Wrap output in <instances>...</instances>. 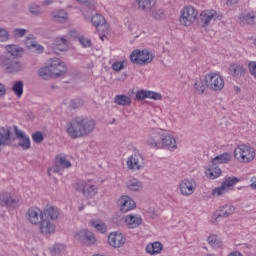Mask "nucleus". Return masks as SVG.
<instances>
[{
	"instance_id": "obj_1",
	"label": "nucleus",
	"mask_w": 256,
	"mask_h": 256,
	"mask_svg": "<svg viewBox=\"0 0 256 256\" xmlns=\"http://www.w3.org/2000/svg\"><path fill=\"white\" fill-rule=\"evenodd\" d=\"M146 145L151 149H168L175 151L177 149V139L167 130L158 129L153 131L146 140Z\"/></svg>"
},
{
	"instance_id": "obj_2",
	"label": "nucleus",
	"mask_w": 256,
	"mask_h": 256,
	"mask_svg": "<svg viewBox=\"0 0 256 256\" xmlns=\"http://www.w3.org/2000/svg\"><path fill=\"white\" fill-rule=\"evenodd\" d=\"M66 131L72 139L87 137L95 131V120L89 118L72 119L66 128Z\"/></svg>"
},
{
	"instance_id": "obj_3",
	"label": "nucleus",
	"mask_w": 256,
	"mask_h": 256,
	"mask_svg": "<svg viewBox=\"0 0 256 256\" xmlns=\"http://www.w3.org/2000/svg\"><path fill=\"white\" fill-rule=\"evenodd\" d=\"M38 75L46 81L51 77H62V75H65V64L58 58L50 59L46 67L38 70Z\"/></svg>"
},
{
	"instance_id": "obj_4",
	"label": "nucleus",
	"mask_w": 256,
	"mask_h": 256,
	"mask_svg": "<svg viewBox=\"0 0 256 256\" xmlns=\"http://www.w3.org/2000/svg\"><path fill=\"white\" fill-rule=\"evenodd\" d=\"M73 187L75 191L82 193L86 199H93L99 193V188H97V184L92 179L77 180Z\"/></svg>"
},
{
	"instance_id": "obj_5",
	"label": "nucleus",
	"mask_w": 256,
	"mask_h": 256,
	"mask_svg": "<svg viewBox=\"0 0 256 256\" xmlns=\"http://www.w3.org/2000/svg\"><path fill=\"white\" fill-rule=\"evenodd\" d=\"M255 148L251 145L241 144L234 149V159L238 163H252L255 161Z\"/></svg>"
},
{
	"instance_id": "obj_6",
	"label": "nucleus",
	"mask_w": 256,
	"mask_h": 256,
	"mask_svg": "<svg viewBox=\"0 0 256 256\" xmlns=\"http://www.w3.org/2000/svg\"><path fill=\"white\" fill-rule=\"evenodd\" d=\"M199 11L195 6L187 5L180 10L179 23L182 27H191L197 21Z\"/></svg>"
},
{
	"instance_id": "obj_7",
	"label": "nucleus",
	"mask_w": 256,
	"mask_h": 256,
	"mask_svg": "<svg viewBox=\"0 0 256 256\" xmlns=\"http://www.w3.org/2000/svg\"><path fill=\"white\" fill-rule=\"evenodd\" d=\"M205 85L210 91L214 93H220L222 89H225V79L223 76L216 72H210L204 77Z\"/></svg>"
},
{
	"instance_id": "obj_8",
	"label": "nucleus",
	"mask_w": 256,
	"mask_h": 256,
	"mask_svg": "<svg viewBox=\"0 0 256 256\" xmlns=\"http://www.w3.org/2000/svg\"><path fill=\"white\" fill-rule=\"evenodd\" d=\"M154 59L153 53L147 49H136L130 54V61L136 65L144 66L152 63Z\"/></svg>"
},
{
	"instance_id": "obj_9",
	"label": "nucleus",
	"mask_w": 256,
	"mask_h": 256,
	"mask_svg": "<svg viewBox=\"0 0 256 256\" xmlns=\"http://www.w3.org/2000/svg\"><path fill=\"white\" fill-rule=\"evenodd\" d=\"M239 183V178L237 177H227L221 183L219 187H216L212 190L213 197H221V195H225V193H229L231 188Z\"/></svg>"
},
{
	"instance_id": "obj_10",
	"label": "nucleus",
	"mask_w": 256,
	"mask_h": 256,
	"mask_svg": "<svg viewBox=\"0 0 256 256\" xmlns=\"http://www.w3.org/2000/svg\"><path fill=\"white\" fill-rule=\"evenodd\" d=\"M223 15L215 10H204L200 13V23L202 27H209L211 21H221Z\"/></svg>"
},
{
	"instance_id": "obj_11",
	"label": "nucleus",
	"mask_w": 256,
	"mask_h": 256,
	"mask_svg": "<svg viewBox=\"0 0 256 256\" xmlns=\"http://www.w3.org/2000/svg\"><path fill=\"white\" fill-rule=\"evenodd\" d=\"M126 165L129 171H141V169L145 167V160L143 159V155L139 153L132 154L130 157H128Z\"/></svg>"
},
{
	"instance_id": "obj_12",
	"label": "nucleus",
	"mask_w": 256,
	"mask_h": 256,
	"mask_svg": "<svg viewBox=\"0 0 256 256\" xmlns=\"http://www.w3.org/2000/svg\"><path fill=\"white\" fill-rule=\"evenodd\" d=\"M178 189L184 197H189L195 193V189H197V182L193 178L183 179L179 185Z\"/></svg>"
},
{
	"instance_id": "obj_13",
	"label": "nucleus",
	"mask_w": 256,
	"mask_h": 256,
	"mask_svg": "<svg viewBox=\"0 0 256 256\" xmlns=\"http://www.w3.org/2000/svg\"><path fill=\"white\" fill-rule=\"evenodd\" d=\"M0 61L2 65L6 67L8 73H18V71L23 69L21 62L17 61L15 58H9V56H1Z\"/></svg>"
},
{
	"instance_id": "obj_14",
	"label": "nucleus",
	"mask_w": 256,
	"mask_h": 256,
	"mask_svg": "<svg viewBox=\"0 0 256 256\" xmlns=\"http://www.w3.org/2000/svg\"><path fill=\"white\" fill-rule=\"evenodd\" d=\"M26 219L32 225H39L43 221V211L37 207H31L26 213Z\"/></svg>"
},
{
	"instance_id": "obj_15",
	"label": "nucleus",
	"mask_w": 256,
	"mask_h": 256,
	"mask_svg": "<svg viewBox=\"0 0 256 256\" xmlns=\"http://www.w3.org/2000/svg\"><path fill=\"white\" fill-rule=\"evenodd\" d=\"M75 237L76 239H78V241H81L86 245H95V243H97V238L95 237V234L89 230H80L76 233Z\"/></svg>"
},
{
	"instance_id": "obj_16",
	"label": "nucleus",
	"mask_w": 256,
	"mask_h": 256,
	"mask_svg": "<svg viewBox=\"0 0 256 256\" xmlns=\"http://www.w3.org/2000/svg\"><path fill=\"white\" fill-rule=\"evenodd\" d=\"M118 203L120 206L121 213H129V211H133V209L137 207L135 200L127 195L120 197Z\"/></svg>"
},
{
	"instance_id": "obj_17",
	"label": "nucleus",
	"mask_w": 256,
	"mask_h": 256,
	"mask_svg": "<svg viewBox=\"0 0 256 256\" xmlns=\"http://www.w3.org/2000/svg\"><path fill=\"white\" fill-rule=\"evenodd\" d=\"M125 235L120 232H112L108 236V243L111 247H114L115 249H119V247H123L125 245Z\"/></svg>"
},
{
	"instance_id": "obj_18",
	"label": "nucleus",
	"mask_w": 256,
	"mask_h": 256,
	"mask_svg": "<svg viewBox=\"0 0 256 256\" xmlns=\"http://www.w3.org/2000/svg\"><path fill=\"white\" fill-rule=\"evenodd\" d=\"M137 101H143L145 99H152L153 101H161L163 96L159 92H153L149 90H140L136 92Z\"/></svg>"
},
{
	"instance_id": "obj_19",
	"label": "nucleus",
	"mask_w": 256,
	"mask_h": 256,
	"mask_svg": "<svg viewBox=\"0 0 256 256\" xmlns=\"http://www.w3.org/2000/svg\"><path fill=\"white\" fill-rule=\"evenodd\" d=\"M238 21L240 25H250L255 26L256 25V11L251 10L249 12H243L239 15Z\"/></svg>"
},
{
	"instance_id": "obj_20",
	"label": "nucleus",
	"mask_w": 256,
	"mask_h": 256,
	"mask_svg": "<svg viewBox=\"0 0 256 256\" xmlns=\"http://www.w3.org/2000/svg\"><path fill=\"white\" fill-rule=\"evenodd\" d=\"M124 223L128 229H137L143 223V218L139 214H128L124 218Z\"/></svg>"
},
{
	"instance_id": "obj_21",
	"label": "nucleus",
	"mask_w": 256,
	"mask_h": 256,
	"mask_svg": "<svg viewBox=\"0 0 256 256\" xmlns=\"http://www.w3.org/2000/svg\"><path fill=\"white\" fill-rule=\"evenodd\" d=\"M17 203L19 200L13 197L9 192H1L0 193V205L1 207H17Z\"/></svg>"
},
{
	"instance_id": "obj_22",
	"label": "nucleus",
	"mask_w": 256,
	"mask_h": 256,
	"mask_svg": "<svg viewBox=\"0 0 256 256\" xmlns=\"http://www.w3.org/2000/svg\"><path fill=\"white\" fill-rule=\"evenodd\" d=\"M65 169V155L60 154L55 157L54 166L48 169V175L51 177V173H60Z\"/></svg>"
},
{
	"instance_id": "obj_23",
	"label": "nucleus",
	"mask_w": 256,
	"mask_h": 256,
	"mask_svg": "<svg viewBox=\"0 0 256 256\" xmlns=\"http://www.w3.org/2000/svg\"><path fill=\"white\" fill-rule=\"evenodd\" d=\"M14 129L15 135L17 139H19V147H22L24 150L31 149V140L29 139V136L25 135L21 130L17 128V126H15Z\"/></svg>"
},
{
	"instance_id": "obj_24",
	"label": "nucleus",
	"mask_w": 256,
	"mask_h": 256,
	"mask_svg": "<svg viewBox=\"0 0 256 256\" xmlns=\"http://www.w3.org/2000/svg\"><path fill=\"white\" fill-rule=\"evenodd\" d=\"M229 74L232 75V77H236V79H239V77H243L245 75V67L243 64L239 63H233L228 68Z\"/></svg>"
},
{
	"instance_id": "obj_25",
	"label": "nucleus",
	"mask_w": 256,
	"mask_h": 256,
	"mask_svg": "<svg viewBox=\"0 0 256 256\" xmlns=\"http://www.w3.org/2000/svg\"><path fill=\"white\" fill-rule=\"evenodd\" d=\"M11 145V129L2 128L0 129V151L1 147H7Z\"/></svg>"
},
{
	"instance_id": "obj_26",
	"label": "nucleus",
	"mask_w": 256,
	"mask_h": 256,
	"mask_svg": "<svg viewBox=\"0 0 256 256\" xmlns=\"http://www.w3.org/2000/svg\"><path fill=\"white\" fill-rule=\"evenodd\" d=\"M7 53L2 55V57H9V59H15V57H19L21 53H23V48L17 45H8L6 46Z\"/></svg>"
},
{
	"instance_id": "obj_27",
	"label": "nucleus",
	"mask_w": 256,
	"mask_h": 256,
	"mask_svg": "<svg viewBox=\"0 0 256 256\" xmlns=\"http://www.w3.org/2000/svg\"><path fill=\"white\" fill-rule=\"evenodd\" d=\"M233 213H235V206L226 204L219 207V209L216 211V219H218V217H231Z\"/></svg>"
},
{
	"instance_id": "obj_28",
	"label": "nucleus",
	"mask_w": 256,
	"mask_h": 256,
	"mask_svg": "<svg viewBox=\"0 0 256 256\" xmlns=\"http://www.w3.org/2000/svg\"><path fill=\"white\" fill-rule=\"evenodd\" d=\"M162 251L163 244L159 241L149 243L146 246V253H148V255H160Z\"/></svg>"
},
{
	"instance_id": "obj_29",
	"label": "nucleus",
	"mask_w": 256,
	"mask_h": 256,
	"mask_svg": "<svg viewBox=\"0 0 256 256\" xmlns=\"http://www.w3.org/2000/svg\"><path fill=\"white\" fill-rule=\"evenodd\" d=\"M114 103L120 107H129L132 103L131 97L125 94H118L114 97Z\"/></svg>"
},
{
	"instance_id": "obj_30",
	"label": "nucleus",
	"mask_w": 256,
	"mask_h": 256,
	"mask_svg": "<svg viewBox=\"0 0 256 256\" xmlns=\"http://www.w3.org/2000/svg\"><path fill=\"white\" fill-rule=\"evenodd\" d=\"M39 230L43 235H51L55 231V225L51 224L49 220L42 219Z\"/></svg>"
},
{
	"instance_id": "obj_31",
	"label": "nucleus",
	"mask_w": 256,
	"mask_h": 256,
	"mask_svg": "<svg viewBox=\"0 0 256 256\" xmlns=\"http://www.w3.org/2000/svg\"><path fill=\"white\" fill-rule=\"evenodd\" d=\"M136 4L140 11H149L157 5V0H136Z\"/></svg>"
},
{
	"instance_id": "obj_32",
	"label": "nucleus",
	"mask_w": 256,
	"mask_h": 256,
	"mask_svg": "<svg viewBox=\"0 0 256 256\" xmlns=\"http://www.w3.org/2000/svg\"><path fill=\"white\" fill-rule=\"evenodd\" d=\"M233 159V156L229 152H224L212 159V165H221L225 163H229Z\"/></svg>"
},
{
	"instance_id": "obj_33",
	"label": "nucleus",
	"mask_w": 256,
	"mask_h": 256,
	"mask_svg": "<svg viewBox=\"0 0 256 256\" xmlns=\"http://www.w3.org/2000/svg\"><path fill=\"white\" fill-rule=\"evenodd\" d=\"M52 49L57 55L63 53L65 51V37L56 38L52 43Z\"/></svg>"
},
{
	"instance_id": "obj_34",
	"label": "nucleus",
	"mask_w": 256,
	"mask_h": 256,
	"mask_svg": "<svg viewBox=\"0 0 256 256\" xmlns=\"http://www.w3.org/2000/svg\"><path fill=\"white\" fill-rule=\"evenodd\" d=\"M205 175L208 179H217V177L221 176V168L217 167V165H211L205 171Z\"/></svg>"
},
{
	"instance_id": "obj_35",
	"label": "nucleus",
	"mask_w": 256,
	"mask_h": 256,
	"mask_svg": "<svg viewBox=\"0 0 256 256\" xmlns=\"http://www.w3.org/2000/svg\"><path fill=\"white\" fill-rule=\"evenodd\" d=\"M42 213L46 219H51V221H55L59 217V209L53 206L44 209Z\"/></svg>"
},
{
	"instance_id": "obj_36",
	"label": "nucleus",
	"mask_w": 256,
	"mask_h": 256,
	"mask_svg": "<svg viewBox=\"0 0 256 256\" xmlns=\"http://www.w3.org/2000/svg\"><path fill=\"white\" fill-rule=\"evenodd\" d=\"M90 227H94L98 233H107V225L101 220H92L89 222Z\"/></svg>"
},
{
	"instance_id": "obj_37",
	"label": "nucleus",
	"mask_w": 256,
	"mask_h": 256,
	"mask_svg": "<svg viewBox=\"0 0 256 256\" xmlns=\"http://www.w3.org/2000/svg\"><path fill=\"white\" fill-rule=\"evenodd\" d=\"M52 19L56 23H64L65 22V10H56L51 12Z\"/></svg>"
},
{
	"instance_id": "obj_38",
	"label": "nucleus",
	"mask_w": 256,
	"mask_h": 256,
	"mask_svg": "<svg viewBox=\"0 0 256 256\" xmlns=\"http://www.w3.org/2000/svg\"><path fill=\"white\" fill-rule=\"evenodd\" d=\"M127 187L130 191H141L143 189V184L137 179H132L127 182Z\"/></svg>"
},
{
	"instance_id": "obj_39",
	"label": "nucleus",
	"mask_w": 256,
	"mask_h": 256,
	"mask_svg": "<svg viewBox=\"0 0 256 256\" xmlns=\"http://www.w3.org/2000/svg\"><path fill=\"white\" fill-rule=\"evenodd\" d=\"M194 89L196 93H198L199 95H203V93H205L207 89V84H205V80H196V82L194 83Z\"/></svg>"
},
{
	"instance_id": "obj_40",
	"label": "nucleus",
	"mask_w": 256,
	"mask_h": 256,
	"mask_svg": "<svg viewBox=\"0 0 256 256\" xmlns=\"http://www.w3.org/2000/svg\"><path fill=\"white\" fill-rule=\"evenodd\" d=\"M92 23L93 25L97 27H103V25H105L106 20L105 17L101 14H96L92 17Z\"/></svg>"
},
{
	"instance_id": "obj_41",
	"label": "nucleus",
	"mask_w": 256,
	"mask_h": 256,
	"mask_svg": "<svg viewBox=\"0 0 256 256\" xmlns=\"http://www.w3.org/2000/svg\"><path fill=\"white\" fill-rule=\"evenodd\" d=\"M16 96L21 97L23 95V81H17L12 87Z\"/></svg>"
},
{
	"instance_id": "obj_42",
	"label": "nucleus",
	"mask_w": 256,
	"mask_h": 256,
	"mask_svg": "<svg viewBox=\"0 0 256 256\" xmlns=\"http://www.w3.org/2000/svg\"><path fill=\"white\" fill-rule=\"evenodd\" d=\"M28 11L34 17H39V15H41V7L37 4H30L28 6Z\"/></svg>"
},
{
	"instance_id": "obj_43",
	"label": "nucleus",
	"mask_w": 256,
	"mask_h": 256,
	"mask_svg": "<svg viewBox=\"0 0 256 256\" xmlns=\"http://www.w3.org/2000/svg\"><path fill=\"white\" fill-rule=\"evenodd\" d=\"M127 67V60H122V61H115L112 64V69L113 71H122V69H125Z\"/></svg>"
},
{
	"instance_id": "obj_44",
	"label": "nucleus",
	"mask_w": 256,
	"mask_h": 256,
	"mask_svg": "<svg viewBox=\"0 0 256 256\" xmlns=\"http://www.w3.org/2000/svg\"><path fill=\"white\" fill-rule=\"evenodd\" d=\"M207 242L211 247H221V241H219V238L215 234L210 235L207 238Z\"/></svg>"
},
{
	"instance_id": "obj_45",
	"label": "nucleus",
	"mask_w": 256,
	"mask_h": 256,
	"mask_svg": "<svg viewBox=\"0 0 256 256\" xmlns=\"http://www.w3.org/2000/svg\"><path fill=\"white\" fill-rule=\"evenodd\" d=\"M12 35H13V37H15V39H19V37H25V35H27V29H25V28H15L12 31Z\"/></svg>"
},
{
	"instance_id": "obj_46",
	"label": "nucleus",
	"mask_w": 256,
	"mask_h": 256,
	"mask_svg": "<svg viewBox=\"0 0 256 256\" xmlns=\"http://www.w3.org/2000/svg\"><path fill=\"white\" fill-rule=\"evenodd\" d=\"M63 251H65V246L63 244H55L51 249L52 255H61Z\"/></svg>"
},
{
	"instance_id": "obj_47",
	"label": "nucleus",
	"mask_w": 256,
	"mask_h": 256,
	"mask_svg": "<svg viewBox=\"0 0 256 256\" xmlns=\"http://www.w3.org/2000/svg\"><path fill=\"white\" fill-rule=\"evenodd\" d=\"M26 45L28 49H31V47H36L37 51L43 52V46L41 45L37 46V42L35 40H31L30 37H27Z\"/></svg>"
},
{
	"instance_id": "obj_48",
	"label": "nucleus",
	"mask_w": 256,
	"mask_h": 256,
	"mask_svg": "<svg viewBox=\"0 0 256 256\" xmlns=\"http://www.w3.org/2000/svg\"><path fill=\"white\" fill-rule=\"evenodd\" d=\"M151 17H153L155 21H161L165 19V12H163V10H154L151 13Z\"/></svg>"
},
{
	"instance_id": "obj_49",
	"label": "nucleus",
	"mask_w": 256,
	"mask_h": 256,
	"mask_svg": "<svg viewBox=\"0 0 256 256\" xmlns=\"http://www.w3.org/2000/svg\"><path fill=\"white\" fill-rule=\"evenodd\" d=\"M11 39V36L9 35V31L5 28L0 27V41L4 43L5 41H9Z\"/></svg>"
},
{
	"instance_id": "obj_50",
	"label": "nucleus",
	"mask_w": 256,
	"mask_h": 256,
	"mask_svg": "<svg viewBox=\"0 0 256 256\" xmlns=\"http://www.w3.org/2000/svg\"><path fill=\"white\" fill-rule=\"evenodd\" d=\"M78 41L80 45H82V47H85V48L91 47V39L85 38V36H79Z\"/></svg>"
},
{
	"instance_id": "obj_51",
	"label": "nucleus",
	"mask_w": 256,
	"mask_h": 256,
	"mask_svg": "<svg viewBox=\"0 0 256 256\" xmlns=\"http://www.w3.org/2000/svg\"><path fill=\"white\" fill-rule=\"evenodd\" d=\"M32 139L34 143H43V134L41 132H35L32 134Z\"/></svg>"
},
{
	"instance_id": "obj_52",
	"label": "nucleus",
	"mask_w": 256,
	"mask_h": 256,
	"mask_svg": "<svg viewBox=\"0 0 256 256\" xmlns=\"http://www.w3.org/2000/svg\"><path fill=\"white\" fill-rule=\"evenodd\" d=\"M248 69L250 74L256 79V61H251L248 63Z\"/></svg>"
},
{
	"instance_id": "obj_53",
	"label": "nucleus",
	"mask_w": 256,
	"mask_h": 256,
	"mask_svg": "<svg viewBox=\"0 0 256 256\" xmlns=\"http://www.w3.org/2000/svg\"><path fill=\"white\" fill-rule=\"evenodd\" d=\"M5 93H7V88H5V85L0 83V97H3V95H5Z\"/></svg>"
},
{
	"instance_id": "obj_54",
	"label": "nucleus",
	"mask_w": 256,
	"mask_h": 256,
	"mask_svg": "<svg viewBox=\"0 0 256 256\" xmlns=\"http://www.w3.org/2000/svg\"><path fill=\"white\" fill-rule=\"evenodd\" d=\"M53 3H55V0H44V1L42 2V5H43L44 7H47V6H49V5H53Z\"/></svg>"
},
{
	"instance_id": "obj_55",
	"label": "nucleus",
	"mask_w": 256,
	"mask_h": 256,
	"mask_svg": "<svg viewBox=\"0 0 256 256\" xmlns=\"http://www.w3.org/2000/svg\"><path fill=\"white\" fill-rule=\"evenodd\" d=\"M250 187H252V189H256V176L251 178Z\"/></svg>"
},
{
	"instance_id": "obj_56",
	"label": "nucleus",
	"mask_w": 256,
	"mask_h": 256,
	"mask_svg": "<svg viewBox=\"0 0 256 256\" xmlns=\"http://www.w3.org/2000/svg\"><path fill=\"white\" fill-rule=\"evenodd\" d=\"M227 5H237L239 0H226Z\"/></svg>"
},
{
	"instance_id": "obj_57",
	"label": "nucleus",
	"mask_w": 256,
	"mask_h": 256,
	"mask_svg": "<svg viewBox=\"0 0 256 256\" xmlns=\"http://www.w3.org/2000/svg\"><path fill=\"white\" fill-rule=\"evenodd\" d=\"M228 256H243L241 252H231Z\"/></svg>"
},
{
	"instance_id": "obj_58",
	"label": "nucleus",
	"mask_w": 256,
	"mask_h": 256,
	"mask_svg": "<svg viewBox=\"0 0 256 256\" xmlns=\"http://www.w3.org/2000/svg\"><path fill=\"white\" fill-rule=\"evenodd\" d=\"M69 35H70V37H77V31L72 30V31H70Z\"/></svg>"
},
{
	"instance_id": "obj_59",
	"label": "nucleus",
	"mask_w": 256,
	"mask_h": 256,
	"mask_svg": "<svg viewBox=\"0 0 256 256\" xmlns=\"http://www.w3.org/2000/svg\"><path fill=\"white\" fill-rule=\"evenodd\" d=\"M65 167H66V168L71 167V162H69V161H65Z\"/></svg>"
},
{
	"instance_id": "obj_60",
	"label": "nucleus",
	"mask_w": 256,
	"mask_h": 256,
	"mask_svg": "<svg viewBox=\"0 0 256 256\" xmlns=\"http://www.w3.org/2000/svg\"><path fill=\"white\" fill-rule=\"evenodd\" d=\"M78 3H87V0H76Z\"/></svg>"
},
{
	"instance_id": "obj_61",
	"label": "nucleus",
	"mask_w": 256,
	"mask_h": 256,
	"mask_svg": "<svg viewBox=\"0 0 256 256\" xmlns=\"http://www.w3.org/2000/svg\"><path fill=\"white\" fill-rule=\"evenodd\" d=\"M71 106L75 109V105L73 104V101L71 102Z\"/></svg>"
},
{
	"instance_id": "obj_62",
	"label": "nucleus",
	"mask_w": 256,
	"mask_h": 256,
	"mask_svg": "<svg viewBox=\"0 0 256 256\" xmlns=\"http://www.w3.org/2000/svg\"><path fill=\"white\" fill-rule=\"evenodd\" d=\"M79 211H83V206H82V207H79Z\"/></svg>"
},
{
	"instance_id": "obj_63",
	"label": "nucleus",
	"mask_w": 256,
	"mask_h": 256,
	"mask_svg": "<svg viewBox=\"0 0 256 256\" xmlns=\"http://www.w3.org/2000/svg\"><path fill=\"white\" fill-rule=\"evenodd\" d=\"M100 39L103 41V36H101Z\"/></svg>"
}]
</instances>
